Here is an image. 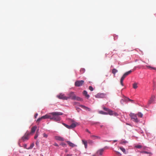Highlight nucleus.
I'll return each mask as SVG.
<instances>
[{"instance_id": "nucleus-16", "label": "nucleus", "mask_w": 156, "mask_h": 156, "mask_svg": "<svg viewBox=\"0 0 156 156\" xmlns=\"http://www.w3.org/2000/svg\"><path fill=\"white\" fill-rule=\"evenodd\" d=\"M55 139L56 140L60 141H63L64 140V138L63 137L60 136H55Z\"/></svg>"}, {"instance_id": "nucleus-46", "label": "nucleus", "mask_w": 156, "mask_h": 156, "mask_svg": "<svg viewBox=\"0 0 156 156\" xmlns=\"http://www.w3.org/2000/svg\"><path fill=\"white\" fill-rule=\"evenodd\" d=\"M54 145L55 146H56V147H58V144H56V143H55V144H54Z\"/></svg>"}, {"instance_id": "nucleus-28", "label": "nucleus", "mask_w": 156, "mask_h": 156, "mask_svg": "<svg viewBox=\"0 0 156 156\" xmlns=\"http://www.w3.org/2000/svg\"><path fill=\"white\" fill-rule=\"evenodd\" d=\"M99 113L100 114H104V115H107L108 113L107 112H104L103 111H99Z\"/></svg>"}, {"instance_id": "nucleus-17", "label": "nucleus", "mask_w": 156, "mask_h": 156, "mask_svg": "<svg viewBox=\"0 0 156 156\" xmlns=\"http://www.w3.org/2000/svg\"><path fill=\"white\" fill-rule=\"evenodd\" d=\"M83 94L87 98L90 97L89 95L87 94V92L86 90H84L83 91Z\"/></svg>"}, {"instance_id": "nucleus-50", "label": "nucleus", "mask_w": 156, "mask_h": 156, "mask_svg": "<svg viewBox=\"0 0 156 156\" xmlns=\"http://www.w3.org/2000/svg\"><path fill=\"white\" fill-rule=\"evenodd\" d=\"M126 141H124V142H122L121 143V144H123L124 143H126Z\"/></svg>"}, {"instance_id": "nucleus-49", "label": "nucleus", "mask_w": 156, "mask_h": 156, "mask_svg": "<svg viewBox=\"0 0 156 156\" xmlns=\"http://www.w3.org/2000/svg\"><path fill=\"white\" fill-rule=\"evenodd\" d=\"M37 115H38V114H37V113H36V114H35V118H36V117L37 116Z\"/></svg>"}, {"instance_id": "nucleus-8", "label": "nucleus", "mask_w": 156, "mask_h": 156, "mask_svg": "<svg viewBox=\"0 0 156 156\" xmlns=\"http://www.w3.org/2000/svg\"><path fill=\"white\" fill-rule=\"evenodd\" d=\"M30 135L29 133H26L22 137V140L23 141H24L26 140H27L29 139V136Z\"/></svg>"}, {"instance_id": "nucleus-11", "label": "nucleus", "mask_w": 156, "mask_h": 156, "mask_svg": "<svg viewBox=\"0 0 156 156\" xmlns=\"http://www.w3.org/2000/svg\"><path fill=\"white\" fill-rule=\"evenodd\" d=\"M66 143L67 144L69 145V146L71 147H75L76 146V145L72 142H70L69 141H66Z\"/></svg>"}, {"instance_id": "nucleus-29", "label": "nucleus", "mask_w": 156, "mask_h": 156, "mask_svg": "<svg viewBox=\"0 0 156 156\" xmlns=\"http://www.w3.org/2000/svg\"><path fill=\"white\" fill-rule=\"evenodd\" d=\"M34 143H32V144H31L30 147L27 148V149H31L32 148H33V147H34Z\"/></svg>"}, {"instance_id": "nucleus-36", "label": "nucleus", "mask_w": 156, "mask_h": 156, "mask_svg": "<svg viewBox=\"0 0 156 156\" xmlns=\"http://www.w3.org/2000/svg\"><path fill=\"white\" fill-rule=\"evenodd\" d=\"M61 145L63 147H66L67 146L66 144L64 143H62L61 144Z\"/></svg>"}, {"instance_id": "nucleus-2", "label": "nucleus", "mask_w": 156, "mask_h": 156, "mask_svg": "<svg viewBox=\"0 0 156 156\" xmlns=\"http://www.w3.org/2000/svg\"><path fill=\"white\" fill-rule=\"evenodd\" d=\"M50 114H46L45 115L42 116L41 117L39 118L37 120V122H39L42 119H50Z\"/></svg>"}, {"instance_id": "nucleus-25", "label": "nucleus", "mask_w": 156, "mask_h": 156, "mask_svg": "<svg viewBox=\"0 0 156 156\" xmlns=\"http://www.w3.org/2000/svg\"><path fill=\"white\" fill-rule=\"evenodd\" d=\"M75 100H76L78 101H83V99L82 98H81L80 97H76V98L75 99Z\"/></svg>"}, {"instance_id": "nucleus-6", "label": "nucleus", "mask_w": 156, "mask_h": 156, "mask_svg": "<svg viewBox=\"0 0 156 156\" xmlns=\"http://www.w3.org/2000/svg\"><path fill=\"white\" fill-rule=\"evenodd\" d=\"M57 97L59 99L63 100H67L69 98V97H66L64 94H61L57 96Z\"/></svg>"}, {"instance_id": "nucleus-54", "label": "nucleus", "mask_w": 156, "mask_h": 156, "mask_svg": "<svg viewBox=\"0 0 156 156\" xmlns=\"http://www.w3.org/2000/svg\"><path fill=\"white\" fill-rule=\"evenodd\" d=\"M126 125H129V124H128V123H126Z\"/></svg>"}, {"instance_id": "nucleus-48", "label": "nucleus", "mask_w": 156, "mask_h": 156, "mask_svg": "<svg viewBox=\"0 0 156 156\" xmlns=\"http://www.w3.org/2000/svg\"><path fill=\"white\" fill-rule=\"evenodd\" d=\"M72 156V154H67L66 155V156Z\"/></svg>"}, {"instance_id": "nucleus-22", "label": "nucleus", "mask_w": 156, "mask_h": 156, "mask_svg": "<svg viewBox=\"0 0 156 156\" xmlns=\"http://www.w3.org/2000/svg\"><path fill=\"white\" fill-rule=\"evenodd\" d=\"M132 72V71L130 70L129 71H128L126 72L124 74V75L126 77L128 76L129 74H130Z\"/></svg>"}, {"instance_id": "nucleus-43", "label": "nucleus", "mask_w": 156, "mask_h": 156, "mask_svg": "<svg viewBox=\"0 0 156 156\" xmlns=\"http://www.w3.org/2000/svg\"><path fill=\"white\" fill-rule=\"evenodd\" d=\"M116 153L119 156H121V154L119 152L116 151Z\"/></svg>"}, {"instance_id": "nucleus-19", "label": "nucleus", "mask_w": 156, "mask_h": 156, "mask_svg": "<svg viewBox=\"0 0 156 156\" xmlns=\"http://www.w3.org/2000/svg\"><path fill=\"white\" fill-rule=\"evenodd\" d=\"M126 77V76L124 75H123L121 79L120 83L122 86H123L124 85L123 83V81Z\"/></svg>"}, {"instance_id": "nucleus-42", "label": "nucleus", "mask_w": 156, "mask_h": 156, "mask_svg": "<svg viewBox=\"0 0 156 156\" xmlns=\"http://www.w3.org/2000/svg\"><path fill=\"white\" fill-rule=\"evenodd\" d=\"M43 136L45 138H47L48 137V135L47 134H46L45 133H44L43 134Z\"/></svg>"}, {"instance_id": "nucleus-7", "label": "nucleus", "mask_w": 156, "mask_h": 156, "mask_svg": "<svg viewBox=\"0 0 156 156\" xmlns=\"http://www.w3.org/2000/svg\"><path fill=\"white\" fill-rule=\"evenodd\" d=\"M68 95L69 98H70L73 100H75V99L76 98V95L73 92H70L68 94Z\"/></svg>"}, {"instance_id": "nucleus-27", "label": "nucleus", "mask_w": 156, "mask_h": 156, "mask_svg": "<svg viewBox=\"0 0 156 156\" xmlns=\"http://www.w3.org/2000/svg\"><path fill=\"white\" fill-rule=\"evenodd\" d=\"M120 150L122 151H123V152L125 153V154H126V150L125 149V148H124L122 147H120Z\"/></svg>"}, {"instance_id": "nucleus-13", "label": "nucleus", "mask_w": 156, "mask_h": 156, "mask_svg": "<svg viewBox=\"0 0 156 156\" xmlns=\"http://www.w3.org/2000/svg\"><path fill=\"white\" fill-rule=\"evenodd\" d=\"M108 113H107L108 114H109L110 115H116V114H117L116 113L113 112V111H112V110H110L109 109V110L108 111Z\"/></svg>"}, {"instance_id": "nucleus-23", "label": "nucleus", "mask_w": 156, "mask_h": 156, "mask_svg": "<svg viewBox=\"0 0 156 156\" xmlns=\"http://www.w3.org/2000/svg\"><path fill=\"white\" fill-rule=\"evenodd\" d=\"M132 72V71L130 70L129 71H128L126 72L124 74V75L126 77L128 76L129 74H130Z\"/></svg>"}, {"instance_id": "nucleus-5", "label": "nucleus", "mask_w": 156, "mask_h": 156, "mask_svg": "<svg viewBox=\"0 0 156 156\" xmlns=\"http://www.w3.org/2000/svg\"><path fill=\"white\" fill-rule=\"evenodd\" d=\"M108 147H105L104 148L101 149H100L98 150L97 152V154L98 155L100 156L102 155L103 154V153L104 152L105 150L106 149H108Z\"/></svg>"}, {"instance_id": "nucleus-26", "label": "nucleus", "mask_w": 156, "mask_h": 156, "mask_svg": "<svg viewBox=\"0 0 156 156\" xmlns=\"http://www.w3.org/2000/svg\"><path fill=\"white\" fill-rule=\"evenodd\" d=\"M138 87L137 86V83H135L133 85V87L134 89H136Z\"/></svg>"}, {"instance_id": "nucleus-34", "label": "nucleus", "mask_w": 156, "mask_h": 156, "mask_svg": "<svg viewBox=\"0 0 156 156\" xmlns=\"http://www.w3.org/2000/svg\"><path fill=\"white\" fill-rule=\"evenodd\" d=\"M146 66L148 68H150L151 69H154V70H156V68H154V67H151L150 66Z\"/></svg>"}, {"instance_id": "nucleus-45", "label": "nucleus", "mask_w": 156, "mask_h": 156, "mask_svg": "<svg viewBox=\"0 0 156 156\" xmlns=\"http://www.w3.org/2000/svg\"><path fill=\"white\" fill-rule=\"evenodd\" d=\"M86 131L89 133L91 134V133L90 131H89L88 129H86Z\"/></svg>"}, {"instance_id": "nucleus-41", "label": "nucleus", "mask_w": 156, "mask_h": 156, "mask_svg": "<svg viewBox=\"0 0 156 156\" xmlns=\"http://www.w3.org/2000/svg\"><path fill=\"white\" fill-rule=\"evenodd\" d=\"M103 109L104 110H105V111L108 112V111L109 110V109L106 108H105V107H104V108H103Z\"/></svg>"}, {"instance_id": "nucleus-24", "label": "nucleus", "mask_w": 156, "mask_h": 156, "mask_svg": "<svg viewBox=\"0 0 156 156\" xmlns=\"http://www.w3.org/2000/svg\"><path fill=\"white\" fill-rule=\"evenodd\" d=\"M132 72V71L130 70L129 71H128L126 72L124 74V75L126 77L128 76L129 74H130Z\"/></svg>"}, {"instance_id": "nucleus-1", "label": "nucleus", "mask_w": 156, "mask_h": 156, "mask_svg": "<svg viewBox=\"0 0 156 156\" xmlns=\"http://www.w3.org/2000/svg\"><path fill=\"white\" fill-rule=\"evenodd\" d=\"M50 119H52L55 121H59L61 120L60 115H63V113L60 112H54L50 113Z\"/></svg>"}, {"instance_id": "nucleus-38", "label": "nucleus", "mask_w": 156, "mask_h": 156, "mask_svg": "<svg viewBox=\"0 0 156 156\" xmlns=\"http://www.w3.org/2000/svg\"><path fill=\"white\" fill-rule=\"evenodd\" d=\"M80 72H81L82 73H83L84 72H85V69H83V68H81L80 69Z\"/></svg>"}, {"instance_id": "nucleus-47", "label": "nucleus", "mask_w": 156, "mask_h": 156, "mask_svg": "<svg viewBox=\"0 0 156 156\" xmlns=\"http://www.w3.org/2000/svg\"><path fill=\"white\" fill-rule=\"evenodd\" d=\"M76 110L79 112L80 111V109L79 108H76Z\"/></svg>"}, {"instance_id": "nucleus-9", "label": "nucleus", "mask_w": 156, "mask_h": 156, "mask_svg": "<svg viewBox=\"0 0 156 156\" xmlns=\"http://www.w3.org/2000/svg\"><path fill=\"white\" fill-rule=\"evenodd\" d=\"M105 94L102 93H98L96 94L95 97L97 98H103L105 97Z\"/></svg>"}, {"instance_id": "nucleus-10", "label": "nucleus", "mask_w": 156, "mask_h": 156, "mask_svg": "<svg viewBox=\"0 0 156 156\" xmlns=\"http://www.w3.org/2000/svg\"><path fill=\"white\" fill-rule=\"evenodd\" d=\"M155 97L154 95H152L151 96L150 100L149 101L148 104L149 105L151 104L154 101Z\"/></svg>"}, {"instance_id": "nucleus-30", "label": "nucleus", "mask_w": 156, "mask_h": 156, "mask_svg": "<svg viewBox=\"0 0 156 156\" xmlns=\"http://www.w3.org/2000/svg\"><path fill=\"white\" fill-rule=\"evenodd\" d=\"M140 152L142 153L143 154H151V153L150 152H148L146 151H140Z\"/></svg>"}, {"instance_id": "nucleus-51", "label": "nucleus", "mask_w": 156, "mask_h": 156, "mask_svg": "<svg viewBox=\"0 0 156 156\" xmlns=\"http://www.w3.org/2000/svg\"><path fill=\"white\" fill-rule=\"evenodd\" d=\"M38 142H37L36 143V145H38Z\"/></svg>"}, {"instance_id": "nucleus-12", "label": "nucleus", "mask_w": 156, "mask_h": 156, "mask_svg": "<svg viewBox=\"0 0 156 156\" xmlns=\"http://www.w3.org/2000/svg\"><path fill=\"white\" fill-rule=\"evenodd\" d=\"M79 106L81 107L82 108L84 109L85 110H86L88 111H91V109L90 108H88L87 107L85 106L84 105H80Z\"/></svg>"}, {"instance_id": "nucleus-37", "label": "nucleus", "mask_w": 156, "mask_h": 156, "mask_svg": "<svg viewBox=\"0 0 156 156\" xmlns=\"http://www.w3.org/2000/svg\"><path fill=\"white\" fill-rule=\"evenodd\" d=\"M135 147L137 148H140L142 147V146L141 145H136Z\"/></svg>"}, {"instance_id": "nucleus-31", "label": "nucleus", "mask_w": 156, "mask_h": 156, "mask_svg": "<svg viewBox=\"0 0 156 156\" xmlns=\"http://www.w3.org/2000/svg\"><path fill=\"white\" fill-rule=\"evenodd\" d=\"M38 130H37V132L36 133V134L34 137V139H36L38 137Z\"/></svg>"}, {"instance_id": "nucleus-40", "label": "nucleus", "mask_w": 156, "mask_h": 156, "mask_svg": "<svg viewBox=\"0 0 156 156\" xmlns=\"http://www.w3.org/2000/svg\"><path fill=\"white\" fill-rule=\"evenodd\" d=\"M125 100H126V101H127V100H128L129 101H133V100H131V99H129V98H126Z\"/></svg>"}, {"instance_id": "nucleus-52", "label": "nucleus", "mask_w": 156, "mask_h": 156, "mask_svg": "<svg viewBox=\"0 0 156 156\" xmlns=\"http://www.w3.org/2000/svg\"><path fill=\"white\" fill-rule=\"evenodd\" d=\"M117 141V140H114V142H116Z\"/></svg>"}, {"instance_id": "nucleus-21", "label": "nucleus", "mask_w": 156, "mask_h": 156, "mask_svg": "<svg viewBox=\"0 0 156 156\" xmlns=\"http://www.w3.org/2000/svg\"><path fill=\"white\" fill-rule=\"evenodd\" d=\"M118 72V70L115 69H113L112 71V73L114 75V76H115V75L116 73Z\"/></svg>"}, {"instance_id": "nucleus-39", "label": "nucleus", "mask_w": 156, "mask_h": 156, "mask_svg": "<svg viewBox=\"0 0 156 156\" xmlns=\"http://www.w3.org/2000/svg\"><path fill=\"white\" fill-rule=\"evenodd\" d=\"M89 89L91 91L93 90V88L92 86H90L89 87Z\"/></svg>"}, {"instance_id": "nucleus-55", "label": "nucleus", "mask_w": 156, "mask_h": 156, "mask_svg": "<svg viewBox=\"0 0 156 156\" xmlns=\"http://www.w3.org/2000/svg\"><path fill=\"white\" fill-rule=\"evenodd\" d=\"M41 156H43V155H42Z\"/></svg>"}, {"instance_id": "nucleus-15", "label": "nucleus", "mask_w": 156, "mask_h": 156, "mask_svg": "<svg viewBox=\"0 0 156 156\" xmlns=\"http://www.w3.org/2000/svg\"><path fill=\"white\" fill-rule=\"evenodd\" d=\"M90 137L91 139L93 140H95L96 139H101L100 137L95 135H91L90 136Z\"/></svg>"}, {"instance_id": "nucleus-14", "label": "nucleus", "mask_w": 156, "mask_h": 156, "mask_svg": "<svg viewBox=\"0 0 156 156\" xmlns=\"http://www.w3.org/2000/svg\"><path fill=\"white\" fill-rule=\"evenodd\" d=\"M78 125V123L76 122L73 123L70 125L71 129L75 127L76 126Z\"/></svg>"}, {"instance_id": "nucleus-3", "label": "nucleus", "mask_w": 156, "mask_h": 156, "mask_svg": "<svg viewBox=\"0 0 156 156\" xmlns=\"http://www.w3.org/2000/svg\"><path fill=\"white\" fill-rule=\"evenodd\" d=\"M84 83V81L83 80H78L75 83V86L76 87H80L83 85Z\"/></svg>"}, {"instance_id": "nucleus-44", "label": "nucleus", "mask_w": 156, "mask_h": 156, "mask_svg": "<svg viewBox=\"0 0 156 156\" xmlns=\"http://www.w3.org/2000/svg\"><path fill=\"white\" fill-rule=\"evenodd\" d=\"M27 145L26 144H25L24 145V147L25 148H26V149H27L28 148H27Z\"/></svg>"}, {"instance_id": "nucleus-20", "label": "nucleus", "mask_w": 156, "mask_h": 156, "mask_svg": "<svg viewBox=\"0 0 156 156\" xmlns=\"http://www.w3.org/2000/svg\"><path fill=\"white\" fill-rule=\"evenodd\" d=\"M82 143L83 144H84L85 147V148H87V141L82 140Z\"/></svg>"}, {"instance_id": "nucleus-35", "label": "nucleus", "mask_w": 156, "mask_h": 156, "mask_svg": "<svg viewBox=\"0 0 156 156\" xmlns=\"http://www.w3.org/2000/svg\"><path fill=\"white\" fill-rule=\"evenodd\" d=\"M87 141L88 144H92L93 143V142L92 140H88Z\"/></svg>"}, {"instance_id": "nucleus-53", "label": "nucleus", "mask_w": 156, "mask_h": 156, "mask_svg": "<svg viewBox=\"0 0 156 156\" xmlns=\"http://www.w3.org/2000/svg\"><path fill=\"white\" fill-rule=\"evenodd\" d=\"M102 126H102V125H101V126H100V127H102Z\"/></svg>"}, {"instance_id": "nucleus-4", "label": "nucleus", "mask_w": 156, "mask_h": 156, "mask_svg": "<svg viewBox=\"0 0 156 156\" xmlns=\"http://www.w3.org/2000/svg\"><path fill=\"white\" fill-rule=\"evenodd\" d=\"M130 116L131 119H133V121L136 122H139V120L137 119V116L136 114L133 113H130Z\"/></svg>"}, {"instance_id": "nucleus-33", "label": "nucleus", "mask_w": 156, "mask_h": 156, "mask_svg": "<svg viewBox=\"0 0 156 156\" xmlns=\"http://www.w3.org/2000/svg\"><path fill=\"white\" fill-rule=\"evenodd\" d=\"M63 125L66 128H68V129H71L70 126L68 125L67 124H66L65 123H63Z\"/></svg>"}, {"instance_id": "nucleus-32", "label": "nucleus", "mask_w": 156, "mask_h": 156, "mask_svg": "<svg viewBox=\"0 0 156 156\" xmlns=\"http://www.w3.org/2000/svg\"><path fill=\"white\" fill-rule=\"evenodd\" d=\"M137 115L138 117L142 118L143 117V115L141 112H138L137 114Z\"/></svg>"}, {"instance_id": "nucleus-18", "label": "nucleus", "mask_w": 156, "mask_h": 156, "mask_svg": "<svg viewBox=\"0 0 156 156\" xmlns=\"http://www.w3.org/2000/svg\"><path fill=\"white\" fill-rule=\"evenodd\" d=\"M37 128L36 126H35L32 127L31 132L30 133H30H34L35 131V130Z\"/></svg>"}]
</instances>
